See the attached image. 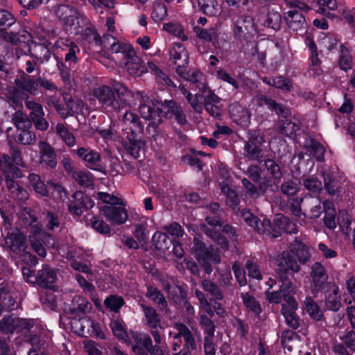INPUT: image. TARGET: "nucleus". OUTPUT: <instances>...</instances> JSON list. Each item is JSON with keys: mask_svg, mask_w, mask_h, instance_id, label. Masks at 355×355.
Masks as SVG:
<instances>
[{"mask_svg": "<svg viewBox=\"0 0 355 355\" xmlns=\"http://www.w3.org/2000/svg\"><path fill=\"white\" fill-rule=\"evenodd\" d=\"M17 166H25L19 150L12 148L11 157L5 154L0 156V170L3 173L5 183L11 197L19 202L25 201L28 198V191L14 180L23 175Z\"/></svg>", "mask_w": 355, "mask_h": 355, "instance_id": "1", "label": "nucleus"}, {"mask_svg": "<svg viewBox=\"0 0 355 355\" xmlns=\"http://www.w3.org/2000/svg\"><path fill=\"white\" fill-rule=\"evenodd\" d=\"M19 218L22 220L24 225L29 226V242L33 250L40 257H45L46 252L43 246L45 244L47 246L55 247L54 239L49 234L44 232L37 220L36 217L33 211L28 208L24 207L17 213Z\"/></svg>", "mask_w": 355, "mask_h": 355, "instance_id": "2", "label": "nucleus"}, {"mask_svg": "<svg viewBox=\"0 0 355 355\" xmlns=\"http://www.w3.org/2000/svg\"><path fill=\"white\" fill-rule=\"evenodd\" d=\"M296 259L301 263H305L310 259L307 246L297 240L291 243L288 250L282 252L279 259L278 269L287 274L289 270L293 272H299L300 268Z\"/></svg>", "mask_w": 355, "mask_h": 355, "instance_id": "3", "label": "nucleus"}, {"mask_svg": "<svg viewBox=\"0 0 355 355\" xmlns=\"http://www.w3.org/2000/svg\"><path fill=\"white\" fill-rule=\"evenodd\" d=\"M97 196L105 204L101 207V211L109 222L121 225L127 221L128 215L121 198L105 192H98Z\"/></svg>", "mask_w": 355, "mask_h": 355, "instance_id": "4", "label": "nucleus"}, {"mask_svg": "<svg viewBox=\"0 0 355 355\" xmlns=\"http://www.w3.org/2000/svg\"><path fill=\"white\" fill-rule=\"evenodd\" d=\"M55 13L67 31L74 34L80 31L84 17L76 8L70 6L60 5L55 9Z\"/></svg>", "mask_w": 355, "mask_h": 355, "instance_id": "5", "label": "nucleus"}, {"mask_svg": "<svg viewBox=\"0 0 355 355\" xmlns=\"http://www.w3.org/2000/svg\"><path fill=\"white\" fill-rule=\"evenodd\" d=\"M16 87H10L7 91V97L13 103H17L24 96V92L32 95L37 94L38 82L37 79L34 80L29 76L23 73L21 76L15 80Z\"/></svg>", "mask_w": 355, "mask_h": 355, "instance_id": "6", "label": "nucleus"}, {"mask_svg": "<svg viewBox=\"0 0 355 355\" xmlns=\"http://www.w3.org/2000/svg\"><path fill=\"white\" fill-rule=\"evenodd\" d=\"M193 252L198 262L204 268L207 274L212 272L211 264L219 263L220 258L219 254L212 246L206 247L198 239H193Z\"/></svg>", "mask_w": 355, "mask_h": 355, "instance_id": "7", "label": "nucleus"}, {"mask_svg": "<svg viewBox=\"0 0 355 355\" xmlns=\"http://www.w3.org/2000/svg\"><path fill=\"white\" fill-rule=\"evenodd\" d=\"M206 220L209 227H205V234L217 241L222 249L227 250L228 247L227 239L220 234L219 231L225 233L229 238L234 237L235 232L232 227L229 225H223L217 216H207Z\"/></svg>", "mask_w": 355, "mask_h": 355, "instance_id": "8", "label": "nucleus"}, {"mask_svg": "<svg viewBox=\"0 0 355 355\" xmlns=\"http://www.w3.org/2000/svg\"><path fill=\"white\" fill-rule=\"evenodd\" d=\"M69 324L71 331L80 336L87 337L90 336L101 339L105 338L99 324L95 323L87 316L79 318H73L70 320Z\"/></svg>", "mask_w": 355, "mask_h": 355, "instance_id": "9", "label": "nucleus"}, {"mask_svg": "<svg viewBox=\"0 0 355 355\" xmlns=\"http://www.w3.org/2000/svg\"><path fill=\"white\" fill-rule=\"evenodd\" d=\"M284 1L288 5L293 8L292 10L286 12L284 16L287 25L293 31H298L302 28L306 24L305 17L301 12L295 10V8L303 11H308L309 10V6L299 0Z\"/></svg>", "mask_w": 355, "mask_h": 355, "instance_id": "10", "label": "nucleus"}, {"mask_svg": "<svg viewBox=\"0 0 355 355\" xmlns=\"http://www.w3.org/2000/svg\"><path fill=\"white\" fill-rule=\"evenodd\" d=\"M242 216L248 225L260 234H265L272 238H277L281 235V228L272 226L268 219L264 218L260 221L249 210H243Z\"/></svg>", "mask_w": 355, "mask_h": 355, "instance_id": "11", "label": "nucleus"}, {"mask_svg": "<svg viewBox=\"0 0 355 355\" xmlns=\"http://www.w3.org/2000/svg\"><path fill=\"white\" fill-rule=\"evenodd\" d=\"M50 46L51 43L45 37H38L34 34L33 42L26 45L24 53L29 52L32 56L43 62L48 61L51 57Z\"/></svg>", "mask_w": 355, "mask_h": 355, "instance_id": "12", "label": "nucleus"}, {"mask_svg": "<svg viewBox=\"0 0 355 355\" xmlns=\"http://www.w3.org/2000/svg\"><path fill=\"white\" fill-rule=\"evenodd\" d=\"M93 94L107 112L120 110L118 98H116L114 92L109 86L104 85L95 88Z\"/></svg>", "mask_w": 355, "mask_h": 355, "instance_id": "13", "label": "nucleus"}, {"mask_svg": "<svg viewBox=\"0 0 355 355\" xmlns=\"http://www.w3.org/2000/svg\"><path fill=\"white\" fill-rule=\"evenodd\" d=\"M277 273L279 276L281 284L279 285V291L270 292L266 291V297L270 303L278 304L281 302L282 297L284 298L285 295H292L295 293L294 287L288 277L286 272L277 269Z\"/></svg>", "mask_w": 355, "mask_h": 355, "instance_id": "14", "label": "nucleus"}, {"mask_svg": "<svg viewBox=\"0 0 355 355\" xmlns=\"http://www.w3.org/2000/svg\"><path fill=\"white\" fill-rule=\"evenodd\" d=\"M77 155L85 163V165L94 171L103 174L106 173V168L102 164L100 153L89 148H79L77 150Z\"/></svg>", "mask_w": 355, "mask_h": 355, "instance_id": "15", "label": "nucleus"}, {"mask_svg": "<svg viewBox=\"0 0 355 355\" xmlns=\"http://www.w3.org/2000/svg\"><path fill=\"white\" fill-rule=\"evenodd\" d=\"M6 248L17 254L25 252L27 243L24 233L18 228L10 229L6 237Z\"/></svg>", "mask_w": 355, "mask_h": 355, "instance_id": "16", "label": "nucleus"}, {"mask_svg": "<svg viewBox=\"0 0 355 355\" xmlns=\"http://www.w3.org/2000/svg\"><path fill=\"white\" fill-rule=\"evenodd\" d=\"M114 90L119 101L120 110L125 106L130 107L135 106L137 101L140 102L144 96V94L140 92H132L123 85H115Z\"/></svg>", "mask_w": 355, "mask_h": 355, "instance_id": "17", "label": "nucleus"}, {"mask_svg": "<svg viewBox=\"0 0 355 355\" xmlns=\"http://www.w3.org/2000/svg\"><path fill=\"white\" fill-rule=\"evenodd\" d=\"M285 304L282 305V312L286 324L293 329H297L300 326V319L295 311L298 304L292 295L284 296Z\"/></svg>", "mask_w": 355, "mask_h": 355, "instance_id": "18", "label": "nucleus"}, {"mask_svg": "<svg viewBox=\"0 0 355 355\" xmlns=\"http://www.w3.org/2000/svg\"><path fill=\"white\" fill-rule=\"evenodd\" d=\"M177 73L187 81L196 85V88L200 92H206L207 83L204 78L203 73L196 69H192L187 71L185 67L178 65L176 68Z\"/></svg>", "mask_w": 355, "mask_h": 355, "instance_id": "19", "label": "nucleus"}, {"mask_svg": "<svg viewBox=\"0 0 355 355\" xmlns=\"http://www.w3.org/2000/svg\"><path fill=\"white\" fill-rule=\"evenodd\" d=\"M254 31L252 18L248 15L240 16L234 22L232 28L234 37L238 39H247Z\"/></svg>", "mask_w": 355, "mask_h": 355, "instance_id": "20", "label": "nucleus"}, {"mask_svg": "<svg viewBox=\"0 0 355 355\" xmlns=\"http://www.w3.org/2000/svg\"><path fill=\"white\" fill-rule=\"evenodd\" d=\"M73 198L74 200L69 205V210L71 213L80 216L81 214L94 207V201L82 191H76Z\"/></svg>", "mask_w": 355, "mask_h": 355, "instance_id": "21", "label": "nucleus"}, {"mask_svg": "<svg viewBox=\"0 0 355 355\" xmlns=\"http://www.w3.org/2000/svg\"><path fill=\"white\" fill-rule=\"evenodd\" d=\"M157 104L150 102L149 98L144 95L139 102V112L143 119L151 121L154 125H157L161 122L159 114L154 107H157Z\"/></svg>", "mask_w": 355, "mask_h": 355, "instance_id": "22", "label": "nucleus"}, {"mask_svg": "<svg viewBox=\"0 0 355 355\" xmlns=\"http://www.w3.org/2000/svg\"><path fill=\"white\" fill-rule=\"evenodd\" d=\"M121 125L123 130H125L127 135H138L143 130V126L139 116L132 112H126L124 114L122 118Z\"/></svg>", "mask_w": 355, "mask_h": 355, "instance_id": "23", "label": "nucleus"}, {"mask_svg": "<svg viewBox=\"0 0 355 355\" xmlns=\"http://www.w3.org/2000/svg\"><path fill=\"white\" fill-rule=\"evenodd\" d=\"M311 277L312 279L311 292L313 293H318L328 278L324 266L320 263H315L311 268Z\"/></svg>", "mask_w": 355, "mask_h": 355, "instance_id": "24", "label": "nucleus"}, {"mask_svg": "<svg viewBox=\"0 0 355 355\" xmlns=\"http://www.w3.org/2000/svg\"><path fill=\"white\" fill-rule=\"evenodd\" d=\"M127 141H123V148L128 155L133 158H139L141 153H144L145 143L137 138V135L126 136Z\"/></svg>", "mask_w": 355, "mask_h": 355, "instance_id": "25", "label": "nucleus"}, {"mask_svg": "<svg viewBox=\"0 0 355 355\" xmlns=\"http://www.w3.org/2000/svg\"><path fill=\"white\" fill-rule=\"evenodd\" d=\"M57 279L55 271L48 265H44L37 274V284L40 286L52 290Z\"/></svg>", "mask_w": 355, "mask_h": 355, "instance_id": "26", "label": "nucleus"}, {"mask_svg": "<svg viewBox=\"0 0 355 355\" xmlns=\"http://www.w3.org/2000/svg\"><path fill=\"white\" fill-rule=\"evenodd\" d=\"M110 50L113 53L121 54L123 59L125 60L123 63L128 66V70L129 71L130 73H132V72L130 71V67L128 66L130 60H132V58L135 56V53L132 46L128 44H122L119 42L114 41L112 44ZM133 74L139 76L140 75V72L137 71L135 73H133Z\"/></svg>", "mask_w": 355, "mask_h": 355, "instance_id": "27", "label": "nucleus"}, {"mask_svg": "<svg viewBox=\"0 0 355 355\" xmlns=\"http://www.w3.org/2000/svg\"><path fill=\"white\" fill-rule=\"evenodd\" d=\"M3 38L6 42H10L12 44L21 45L24 51L26 49V45L29 44V42H33V34L25 30H20L18 33H4Z\"/></svg>", "mask_w": 355, "mask_h": 355, "instance_id": "28", "label": "nucleus"}, {"mask_svg": "<svg viewBox=\"0 0 355 355\" xmlns=\"http://www.w3.org/2000/svg\"><path fill=\"white\" fill-rule=\"evenodd\" d=\"M40 150V162L55 168L57 165L56 155L53 147L46 141H40L38 144Z\"/></svg>", "mask_w": 355, "mask_h": 355, "instance_id": "29", "label": "nucleus"}, {"mask_svg": "<svg viewBox=\"0 0 355 355\" xmlns=\"http://www.w3.org/2000/svg\"><path fill=\"white\" fill-rule=\"evenodd\" d=\"M229 112L232 120L242 126H247L250 121V114L248 110L239 103H233L230 106Z\"/></svg>", "mask_w": 355, "mask_h": 355, "instance_id": "30", "label": "nucleus"}, {"mask_svg": "<svg viewBox=\"0 0 355 355\" xmlns=\"http://www.w3.org/2000/svg\"><path fill=\"white\" fill-rule=\"evenodd\" d=\"M175 328L178 331V333L173 335L170 332L169 336L174 339L183 337L185 341L184 347L187 348V351L193 350L196 348V343L189 329L182 323H176Z\"/></svg>", "mask_w": 355, "mask_h": 355, "instance_id": "31", "label": "nucleus"}, {"mask_svg": "<svg viewBox=\"0 0 355 355\" xmlns=\"http://www.w3.org/2000/svg\"><path fill=\"white\" fill-rule=\"evenodd\" d=\"M169 59L173 64H178V61H182V67L189 64V53L185 46L180 43H173L168 51Z\"/></svg>", "mask_w": 355, "mask_h": 355, "instance_id": "32", "label": "nucleus"}, {"mask_svg": "<svg viewBox=\"0 0 355 355\" xmlns=\"http://www.w3.org/2000/svg\"><path fill=\"white\" fill-rule=\"evenodd\" d=\"M193 6L197 5L200 10L208 16H218L221 8L218 0H190Z\"/></svg>", "mask_w": 355, "mask_h": 355, "instance_id": "33", "label": "nucleus"}, {"mask_svg": "<svg viewBox=\"0 0 355 355\" xmlns=\"http://www.w3.org/2000/svg\"><path fill=\"white\" fill-rule=\"evenodd\" d=\"M325 304L328 309L336 311L341 306L339 288L336 285H331L326 293Z\"/></svg>", "mask_w": 355, "mask_h": 355, "instance_id": "34", "label": "nucleus"}, {"mask_svg": "<svg viewBox=\"0 0 355 355\" xmlns=\"http://www.w3.org/2000/svg\"><path fill=\"white\" fill-rule=\"evenodd\" d=\"M220 187L221 191L226 197V204L234 211H239V198L235 191L232 190L228 183L225 182L220 183Z\"/></svg>", "mask_w": 355, "mask_h": 355, "instance_id": "35", "label": "nucleus"}, {"mask_svg": "<svg viewBox=\"0 0 355 355\" xmlns=\"http://www.w3.org/2000/svg\"><path fill=\"white\" fill-rule=\"evenodd\" d=\"M155 248L161 253H165L172 245V241L165 233L157 231L152 237Z\"/></svg>", "mask_w": 355, "mask_h": 355, "instance_id": "36", "label": "nucleus"}, {"mask_svg": "<svg viewBox=\"0 0 355 355\" xmlns=\"http://www.w3.org/2000/svg\"><path fill=\"white\" fill-rule=\"evenodd\" d=\"M28 178L30 186L38 196L42 197H46L49 196V189L44 181L41 180V178L39 175L31 173L28 175Z\"/></svg>", "mask_w": 355, "mask_h": 355, "instance_id": "37", "label": "nucleus"}, {"mask_svg": "<svg viewBox=\"0 0 355 355\" xmlns=\"http://www.w3.org/2000/svg\"><path fill=\"white\" fill-rule=\"evenodd\" d=\"M64 100L67 105L65 109L66 117L69 115H72L74 113L83 112L85 105L81 99H73L68 94L64 95Z\"/></svg>", "mask_w": 355, "mask_h": 355, "instance_id": "38", "label": "nucleus"}, {"mask_svg": "<svg viewBox=\"0 0 355 355\" xmlns=\"http://www.w3.org/2000/svg\"><path fill=\"white\" fill-rule=\"evenodd\" d=\"M179 89L182 94V95L185 97L187 102L189 103L191 107L198 113L202 112V95L200 94H192L189 91H188L184 86L180 85L179 86Z\"/></svg>", "mask_w": 355, "mask_h": 355, "instance_id": "39", "label": "nucleus"}, {"mask_svg": "<svg viewBox=\"0 0 355 355\" xmlns=\"http://www.w3.org/2000/svg\"><path fill=\"white\" fill-rule=\"evenodd\" d=\"M340 43L338 39L333 35H324L320 37L319 45L321 51H325L327 54L334 53L337 50L338 46L340 47Z\"/></svg>", "mask_w": 355, "mask_h": 355, "instance_id": "40", "label": "nucleus"}, {"mask_svg": "<svg viewBox=\"0 0 355 355\" xmlns=\"http://www.w3.org/2000/svg\"><path fill=\"white\" fill-rule=\"evenodd\" d=\"M325 215L324 217V223L325 226L330 229L334 230L336 227V209L332 202L325 200L323 202Z\"/></svg>", "mask_w": 355, "mask_h": 355, "instance_id": "41", "label": "nucleus"}, {"mask_svg": "<svg viewBox=\"0 0 355 355\" xmlns=\"http://www.w3.org/2000/svg\"><path fill=\"white\" fill-rule=\"evenodd\" d=\"M141 308L148 327L153 329L160 327V319L156 311L153 308L144 304L141 305Z\"/></svg>", "mask_w": 355, "mask_h": 355, "instance_id": "42", "label": "nucleus"}, {"mask_svg": "<svg viewBox=\"0 0 355 355\" xmlns=\"http://www.w3.org/2000/svg\"><path fill=\"white\" fill-rule=\"evenodd\" d=\"M353 58L350 51L343 44H340L338 64L341 70L347 71L352 68Z\"/></svg>", "mask_w": 355, "mask_h": 355, "instance_id": "43", "label": "nucleus"}, {"mask_svg": "<svg viewBox=\"0 0 355 355\" xmlns=\"http://www.w3.org/2000/svg\"><path fill=\"white\" fill-rule=\"evenodd\" d=\"M147 69L156 76V80L159 84L162 85L175 87L174 83L159 69L155 62H148Z\"/></svg>", "mask_w": 355, "mask_h": 355, "instance_id": "44", "label": "nucleus"}, {"mask_svg": "<svg viewBox=\"0 0 355 355\" xmlns=\"http://www.w3.org/2000/svg\"><path fill=\"white\" fill-rule=\"evenodd\" d=\"M241 298L245 307L251 313L258 316L261 312L260 303L248 293H242Z\"/></svg>", "mask_w": 355, "mask_h": 355, "instance_id": "45", "label": "nucleus"}, {"mask_svg": "<svg viewBox=\"0 0 355 355\" xmlns=\"http://www.w3.org/2000/svg\"><path fill=\"white\" fill-rule=\"evenodd\" d=\"M31 128L17 130L19 132L13 137V143L17 142L22 145L33 144L36 141V135L30 130Z\"/></svg>", "mask_w": 355, "mask_h": 355, "instance_id": "46", "label": "nucleus"}, {"mask_svg": "<svg viewBox=\"0 0 355 355\" xmlns=\"http://www.w3.org/2000/svg\"><path fill=\"white\" fill-rule=\"evenodd\" d=\"M282 22V16L279 11L268 7L263 25L274 30L279 28Z\"/></svg>", "mask_w": 355, "mask_h": 355, "instance_id": "47", "label": "nucleus"}, {"mask_svg": "<svg viewBox=\"0 0 355 355\" xmlns=\"http://www.w3.org/2000/svg\"><path fill=\"white\" fill-rule=\"evenodd\" d=\"M193 31L199 39L205 42L214 44L218 40V31L215 28H202L199 26H194Z\"/></svg>", "mask_w": 355, "mask_h": 355, "instance_id": "48", "label": "nucleus"}, {"mask_svg": "<svg viewBox=\"0 0 355 355\" xmlns=\"http://www.w3.org/2000/svg\"><path fill=\"white\" fill-rule=\"evenodd\" d=\"M91 309L92 304L86 298L80 295H76L72 300L70 310L72 313H85L89 311Z\"/></svg>", "mask_w": 355, "mask_h": 355, "instance_id": "49", "label": "nucleus"}, {"mask_svg": "<svg viewBox=\"0 0 355 355\" xmlns=\"http://www.w3.org/2000/svg\"><path fill=\"white\" fill-rule=\"evenodd\" d=\"M11 121L16 127L17 130L32 127V123L27 114L21 110L15 111L11 116Z\"/></svg>", "mask_w": 355, "mask_h": 355, "instance_id": "50", "label": "nucleus"}, {"mask_svg": "<svg viewBox=\"0 0 355 355\" xmlns=\"http://www.w3.org/2000/svg\"><path fill=\"white\" fill-rule=\"evenodd\" d=\"M179 107L173 101H165L161 104L157 103V106L159 116L162 115L168 119H173L176 110H178Z\"/></svg>", "mask_w": 355, "mask_h": 355, "instance_id": "51", "label": "nucleus"}, {"mask_svg": "<svg viewBox=\"0 0 355 355\" xmlns=\"http://www.w3.org/2000/svg\"><path fill=\"white\" fill-rule=\"evenodd\" d=\"M254 101L260 106L267 105L269 109L275 111L277 114H284L285 112L284 106L277 104L274 100L268 98L263 94H258L254 98Z\"/></svg>", "mask_w": 355, "mask_h": 355, "instance_id": "52", "label": "nucleus"}, {"mask_svg": "<svg viewBox=\"0 0 355 355\" xmlns=\"http://www.w3.org/2000/svg\"><path fill=\"white\" fill-rule=\"evenodd\" d=\"M55 132L62 140L69 146L76 145V138L72 132L63 123H58L55 126Z\"/></svg>", "mask_w": 355, "mask_h": 355, "instance_id": "53", "label": "nucleus"}, {"mask_svg": "<svg viewBox=\"0 0 355 355\" xmlns=\"http://www.w3.org/2000/svg\"><path fill=\"white\" fill-rule=\"evenodd\" d=\"M304 305L306 311L311 318L318 321L322 318V311L313 299L306 297L304 301Z\"/></svg>", "mask_w": 355, "mask_h": 355, "instance_id": "54", "label": "nucleus"}, {"mask_svg": "<svg viewBox=\"0 0 355 355\" xmlns=\"http://www.w3.org/2000/svg\"><path fill=\"white\" fill-rule=\"evenodd\" d=\"M302 200V198L296 197L292 198L290 201L291 211L293 214L296 216L298 222L301 225L306 223V215L302 212L300 206Z\"/></svg>", "mask_w": 355, "mask_h": 355, "instance_id": "55", "label": "nucleus"}, {"mask_svg": "<svg viewBox=\"0 0 355 355\" xmlns=\"http://www.w3.org/2000/svg\"><path fill=\"white\" fill-rule=\"evenodd\" d=\"M263 82L266 84L275 87L277 88L289 91L292 87L291 83L286 78L282 76H278L272 78H265Z\"/></svg>", "mask_w": 355, "mask_h": 355, "instance_id": "56", "label": "nucleus"}, {"mask_svg": "<svg viewBox=\"0 0 355 355\" xmlns=\"http://www.w3.org/2000/svg\"><path fill=\"white\" fill-rule=\"evenodd\" d=\"M195 293L200 303L199 315H208L213 317L214 311L205 295L199 290H196Z\"/></svg>", "mask_w": 355, "mask_h": 355, "instance_id": "57", "label": "nucleus"}, {"mask_svg": "<svg viewBox=\"0 0 355 355\" xmlns=\"http://www.w3.org/2000/svg\"><path fill=\"white\" fill-rule=\"evenodd\" d=\"M72 176L75 180L83 187H89L94 184L92 175L88 171H74L72 174Z\"/></svg>", "mask_w": 355, "mask_h": 355, "instance_id": "58", "label": "nucleus"}, {"mask_svg": "<svg viewBox=\"0 0 355 355\" xmlns=\"http://www.w3.org/2000/svg\"><path fill=\"white\" fill-rule=\"evenodd\" d=\"M167 16V8L166 6L159 1L155 2L151 13V18L155 23H159Z\"/></svg>", "mask_w": 355, "mask_h": 355, "instance_id": "59", "label": "nucleus"}, {"mask_svg": "<svg viewBox=\"0 0 355 355\" xmlns=\"http://www.w3.org/2000/svg\"><path fill=\"white\" fill-rule=\"evenodd\" d=\"M164 29L182 41H186L188 39L182 26L180 24L172 22L166 23L164 24Z\"/></svg>", "mask_w": 355, "mask_h": 355, "instance_id": "60", "label": "nucleus"}, {"mask_svg": "<svg viewBox=\"0 0 355 355\" xmlns=\"http://www.w3.org/2000/svg\"><path fill=\"white\" fill-rule=\"evenodd\" d=\"M146 296L150 298L155 304H157L161 309L166 307V301L164 295L157 288L149 286L148 288Z\"/></svg>", "mask_w": 355, "mask_h": 355, "instance_id": "61", "label": "nucleus"}, {"mask_svg": "<svg viewBox=\"0 0 355 355\" xmlns=\"http://www.w3.org/2000/svg\"><path fill=\"white\" fill-rule=\"evenodd\" d=\"M110 327L115 336L122 340L126 341L128 334L122 320L119 319L112 320L110 322Z\"/></svg>", "mask_w": 355, "mask_h": 355, "instance_id": "62", "label": "nucleus"}, {"mask_svg": "<svg viewBox=\"0 0 355 355\" xmlns=\"http://www.w3.org/2000/svg\"><path fill=\"white\" fill-rule=\"evenodd\" d=\"M25 105L26 108L31 111L29 116L31 120H34L35 118L44 116L43 107L39 103L31 100H26L25 101Z\"/></svg>", "mask_w": 355, "mask_h": 355, "instance_id": "63", "label": "nucleus"}, {"mask_svg": "<svg viewBox=\"0 0 355 355\" xmlns=\"http://www.w3.org/2000/svg\"><path fill=\"white\" fill-rule=\"evenodd\" d=\"M124 304L122 297L112 295L105 298L104 301L105 306L112 311L118 312Z\"/></svg>", "mask_w": 355, "mask_h": 355, "instance_id": "64", "label": "nucleus"}]
</instances>
